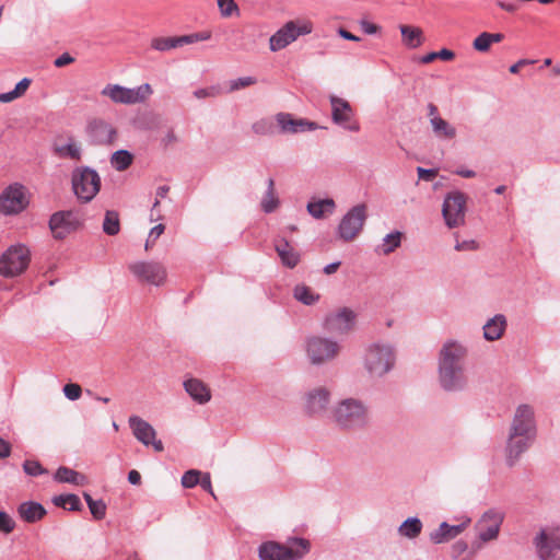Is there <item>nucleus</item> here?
Here are the masks:
<instances>
[{
	"label": "nucleus",
	"mask_w": 560,
	"mask_h": 560,
	"mask_svg": "<svg viewBox=\"0 0 560 560\" xmlns=\"http://www.w3.org/2000/svg\"><path fill=\"white\" fill-rule=\"evenodd\" d=\"M360 26H361V30L369 35L375 34L380 31V26L377 24H374L366 20H362L360 22Z\"/></svg>",
	"instance_id": "58"
},
{
	"label": "nucleus",
	"mask_w": 560,
	"mask_h": 560,
	"mask_svg": "<svg viewBox=\"0 0 560 560\" xmlns=\"http://www.w3.org/2000/svg\"><path fill=\"white\" fill-rule=\"evenodd\" d=\"M275 249L285 267L294 268L299 264L300 255L284 238L276 243Z\"/></svg>",
	"instance_id": "30"
},
{
	"label": "nucleus",
	"mask_w": 560,
	"mask_h": 560,
	"mask_svg": "<svg viewBox=\"0 0 560 560\" xmlns=\"http://www.w3.org/2000/svg\"><path fill=\"white\" fill-rule=\"evenodd\" d=\"M92 515L96 518V520H102L104 518L105 516V512H106V505L104 504L103 501H94V502H91V505L89 506Z\"/></svg>",
	"instance_id": "53"
},
{
	"label": "nucleus",
	"mask_w": 560,
	"mask_h": 560,
	"mask_svg": "<svg viewBox=\"0 0 560 560\" xmlns=\"http://www.w3.org/2000/svg\"><path fill=\"white\" fill-rule=\"evenodd\" d=\"M74 61V58H72L68 52L62 54L57 59H55L54 65L57 68L65 67L67 65H70Z\"/></svg>",
	"instance_id": "59"
},
{
	"label": "nucleus",
	"mask_w": 560,
	"mask_h": 560,
	"mask_svg": "<svg viewBox=\"0 0 560 560\" xmlns=\"http://www.w3.org/2000/svg\"><path fill=\"white\" fill-rule=\"evenodd\" d=\"M15 528L14 520L5 512L0 511V532L10 534Z\"/></svg>",
	"instance_id": "47"
},
{
	"label": "nucleus",
	"mask_w": 560,
	"mask_h": 560,
	"mask_svg": "<svg viewBox=\"0 0 560 560\" xmlns=\"http://www.w3.org/2000/svg\"><path fill=\"white\" fill-rule=\"evenodd\" d=\"M439 378L441 386L446 390L462 389L466 385L464 368L439 365Z\"/></svg>",
	"instance_id": "23"
},
{
	"label": "nucleus",
	"mask_w": 560,
	"mask_h": 560,
	"mask_svg": "<svg viewBox=\"0 0 560 560\" xmlns=\"http://www.w3.org/2000/svg\"><path fill=\"white\" fill-rule=\"evenodd\" d=\"M170 191V187L168 186H160L158 189H156V199H155V202L153 203V207L151 209V217L153 218V215H156L158 219L161 218L160 215V212H159V206H160V199H163L167 196Z\"/></svg>",
	"instance_id": "51"
},
{
	"label": "nucleus",
	"mask_w": 560,
	"mask_h": 560,
	"mask_svg": "<svg viewBox=\"0 0 560 560\" xmlns=\"http://www.w3.org/2000/svg\"><path fill=\"white\" fill-rule=\"evenodd\" d=\"M63 394L70 400H77L82 395V388L79 384L68 383L63 386Z\"/></svg>",
	"instance_id": "52"
},
{
	"label": "nucleus",
	"mask_w": 560,
	"mask_h": 560,
	"mask_svg": "<svg viewBox=\"0 0 560 560\" xmlns=\"http://www.w3.org/2000/svg\"><path fill=\"white\" fill-rule=\"evenodd\" d=\"M71 185L79 201L88 203L98 194L101 189V177L98 173L91 167H77L71 175Z\"/></svg>",
	"instance_id": "3"
},
{
	"label": "nucleus",
	"mask_w": 560,
	"mask_h": 560,
	"mask_svg": "<svg viewBox=\"0 0 560 560\" xmlns=\"http://www.w3.org/2000/svg\"><path fill=\"white\" fill-rule=\"evenodd\" d=\"M30 198L31 194L24 185L20 183L9 185L0 194V213L16 215L23 212L30 205Z\"/></svg>",
	"instance_id": "9"
},
{
	"label": "nucleus",
	"mask_w": 560,
	"mask_h": 560,
	"mask_svg": "<svg viewBox=\"0 0 560 560\" xmlns=\"http://www.w3.org/2000/svg\"><path fill=\"white\" fill-rule=\"evenodd\" d=\"M23 469L28 476H39L47 474V470L43 468L42 465L36 460H25L23 464Z\"/></svg>",
	"instance_id": "46"
},
{
	"label": "nucleus",
	"mask_w": 560,
	"mask_h": 560,
	"mask_svg": "<svg viewBox=\"0 0 560 560\" xmlns=\"http://www.w3.org/2000/svg\"><path fill=\"white\" fill-rule=\"evenodd\" d=\"M81 226V218L77 211H59L49 220V228L55 238L63 240Z\"/></svg>",
	"instance_id": "16"
},
{
	"label": "nucleus",
	"mask_w": 560,
	"mask_h": 560,
	"mask_svg": "<svg viewBox=\"0 0 560 560\" xmlns=\"http://www.w3.org/2000/svg\"><path fill=\"white\" fill-rule=\"evenodd\" d=\"M329 100L332 121L347 130L359 131L360 125L353 119V110L349 102L335 95H331Z\"/></svg>",
	"instance_id": "18"
},
{
	"label": "nucleus",
	"mask_w": 560,
	"mask_h": 560,
	"mask_svg": "<svg viewBox=\"0 0 560 560\" xmlns=\"http://www.w3.org/2000/svg\"><path fill=\"white\" fill-rule=\"evenodd\" d=\"M430 125L432 127L433 133L440 139L453 140L456 137V128L442 117L431 119Z\"/></svg>",
	"instance_id": "32"
},
{
	"label": "nucleus",
	"mask_w": 560,
	"mask_h": 560,
	"mask_svg": "<svg viewBox=\"0 0 560 560\" xmlns=\"http://www.w3.org/2000/svg\"><path fill=\"white\" fill-rule=\"evenodd\" d=\"M153 93L149 83L139 85L136 89L125 88L119 84H107L101 91V95L108 97L116 104L133 105L144 103Z\"/></svg>",
	"instance_id": "6"
},
{
	"label": "nucleus",
	"mask_w": 560,
	"mask_h": 560,
	"mask_svg": "<svg viewBox=\"0 0 560 560\" xmlns=\"http://www.w3.org/2000/svg\"><path fill=\"white\" fill-rule=\"evenodd\" d=\"M466 349L457 342H447L440 352L439 365H448L451 368H464Z\"/></svg>",
	"instance_id": "24"
},
{
	"label": "nucleus",
	"mask_w": 560,
	"mask_h": 560,
	"mask_svg": "<svg viewBox=\"0 0 560 560\" xmlns=\"http://www.w3.org/2000/svg\"><path fill=\"white\" fill-rule=\"evenodd\" d=\"M504 515L495 510L485 512L476 523V530L481 542L495 540L500 533Z\"/></svg>",
	"instance_id": "17"
},
{
	"label": "nucleus",
	"mask_w": 560,
	"mask_h": 560,
	"mask_svg": "<svg viewBox=\"0 0 560 560\" xmlns=\"http://www.w3.org/2000/svg\"><path fill=\"white\" fill-rule=\"evenodd\" d=\"M253 130L257 135H270L273 132V125L268 119H260L253 125Z\"/></svg>",
	"instance_id": "49"
},
{
	"label": "nucleus",
	"mask_w": 560,
	"mask_h": 560,
	"mask_svg": "<svg viewBox=\"0 0 560 560\" xmlns=\"http://www.w3.org/2000/svg\"><path fill=\"white\" fill-rule=\"evenodd\" d=\"M201 471L196 469H190L186 471L182 477V486L184 488H194L200 481Z\"/></svg>",
	"instance_id": "44"
},
{
	"label": "nucleus",
	"mask_w": 560,
	"mask_h": 560,
	"mask_svg": "<svg viewBox=\"0 0 560 560\" xmlns=\"http://www.w3.org/2000/svg\"><path fill=\"white\" fill-rule=\"evenodd\" d=\"M506 327V320L503 315H495L483 326V336L489 341H494L503 336Z\"/></svg>",
	"instance_id": "31"
},
{
	"label": "nucleus",
	"mask_w": 560,
	"mask_h": 560,
	"mask_svg": "<svg viewBox=\"0 0 560 560\" xmlns=\"http://www.w3.org/2000/svg\"><path fill=\"white\" fill-rule=\"evenodd\" d=\"M31 253L24 245L10 246L0 256V275L4 278H13L23 273L30 264Z\"/></svg>",
	"instance_id": "7"
},
{
	"label": "nucleus",
	"mask_w": 560,
	"mask_h": 560,
	"mask_svg": "<svg viewBox=\"0 0 560 560\" xmlns=\"http://www.w3.org/2000/svg\"><path fill=\"white\" fill-rule=\"evenodd\" d=\"M417 174L419 179L431 182L438 175V170H427L423 167H417Z\"/></svg>",
	"instance_id": "56"
},
{
	"label": "nucleus",
	"mask_w": 560,
	"mask_h": 560,
	"mask_svg": "<svg viewBox=\"0 0 560 560\" xmlns=\"http://www.w3.org/2000/svg\"><path fill=\"white\" fill-rule=\"evenodd\" d=\"M103 231L107 235H116L120 231L119 214L116 211L108 210L105 213Z\"/></svg>",
	"instance_id": "41"
},
{
	"label": "nucleus",
	"mask_w": 560,
	"mask_h": 560,
	"mask_svg": "<svg viewBox=\"0 0 560 560\" xmlns=\"http://www.w3.org/2000/svg\"><path fill=\"white\" fill-rule=\"evenodd\" d=\"M335 201L332 199H323L310 201L307 205L308 213L315 219H322L326 213H332L335 210Z\"/></svg>",
	"instance_id": "34"
},
{
	"label": "nucleus",
	"mask_w": 560,
	"mask_h": 560,
	"mask_svg": "<svg viewBox=\"0 0 560 560\" xmlns=\"http://www.w3.org/2000/svg\"><path fill=\"white\" fill-rule=\"evenodd\" d=\"M472 46H474V48H475L477 51H481V52H486V51H488V50H489V48H490V46H491V43H490V39H489L488 33H487V32H483V33H481L479 36H477V37L474 39Z\"/></svg>",
	"instance_id": "48"
},
{
	"label": "nucleus",
	"mask_w": 560,
	"mask_h": 560,
	"mask_svg": "<svg viewBox=\"0 0 560 560\" xmlns=\"http://www.w3.org/2000/svg\"><path fill=\"white\" fill-rule=\"evenodd\" d=\"M211 37L210 32H201L178 37H155L151 40V47L159 51H166L184 45H190L197 42L208 40Z\"/></svg>",
	"instance_id": "21"
},
{
	"label": "nucleus",
	"mask_w": 560,
	"mask_h": 560,
	"mask_svg": "<svg viewBox=\"0 0 560 560\" xmlns=\"http://www.w3.org/2000/svg\"><path fill=\"white\" fill-rule=\"evenodd\" d=\"M31 79H22L14 88L13 91L7 93H0V103H10L25 94L31 85Z\"/></svg>",
	"instance_id": "39"
},
{
	"label": "nucleus",
	"mask_w": 560,
	"mask_h": 560,
	"mask_svg": "<svg viewBox=\"0 0 560 560\" xmlns=\"http://www.w3.org/2000/svg\"><path fill=\"white\" fill-rule=\"evenodd\" d=\"M470 523L469 518H466L462 524L459 525H450L446 522H443L438 529L433 530L430 534V539L433 544H443L446 542L456 536H458L460 533L464 532V529L468 526Z\"/></svg>",
	"instance_id": "25"
},
{
	"label": "nucleus",
	"mask_w": 560,
	"mask_h": 560,
	"mask_svg": "<svg viewBox=\"0 0 560 560\" xmlns=\"http://www.w3.org/2000/svg\"><path fill=\"white\" fill-rule=\"evenodd\" d=\"M534 544L541 560H560V528L542 529Z\"/></svg>",
	"instance_id": "14"
},
{
	"label": "nucleus",
	"mask_w": 560,
	"mask_h": 560,
	"mask_svg": "<svg viewBox=\"0 0 560 560\" xmlns=\"http://www.w3.org/2000/svg\"><path fill=\"white\" fill-rule=\"evenodd\" d=\"M18 513L23 521L27 523H35L40 521L47 512L40 503L27 501L19 505Z\"/></svg>",
	"instance_id": "29"
},
{
	"label": "nucleus",
	"mask_w": 560,
	"mask_h": 560,
	"mask_svg": "<svg viewBox=\"0 0 560 560\" xmlns=\"http://www.w3.org/2000/svg\"><path fill=\"white\" fill-rule=\"evenodd\" d=\"M422 529V523L419 518L411 517L406 520L400 526H399V534L407 538H416L420 535Z\"/></svg>",
	"instance_id": "37"
},
{
	"label": "nucleus",
	"mask_w": 560,
	"mask_h": 560,
	"mask_svg": "<svg viewBox=\"0 0 560 560\" xmlns=\"http://www.w3.org/2000/svg\"><path fill=\"white\" fill-rule=\"evenodd\" d=\"M276 121L283 133H298L318 128L315 122L304 118H295L293 115L288 113L277 114Z\"/></svg>",
	"instance_id": "22"
},
{
	"label": "nucleus",
	"mask_w": 560,
	"mask_h": 560,
	"mask_svg": "<svg viewBox=\"0 0 560 560\" xmlns=\"http://www.w3.org/2000/svg\"><path fill=\"white\" fill-rule=\"evenodd\" d=\"M220 94L219 88L211 86L206 89H199L195 91L194 95L197 98L215 97Z\"/></svg>",
	"instance_id": "55"
},
{
	"label": "nucleus",
	"mask_w": 560,
	"mask_h": 560,
	"mask_svg": "<svg viewBox=\"0 0 560 560\" xmlns=\"http://www.w3.org/2000/svg\"><path fill=\"white\" fill-rule=\"evenodd\" d=\"M535 61L534 60H529V59H521L518 60L516 63L512 65L510 67V72L513 73V74H516L520 72L521 68L526 66V65H532L534 63Z\"/></svg>",
	"instance_id": "61"
},
{
	"label": "nucleus",
	"mask_w": 560,
	"mask_h": 560,
	"mask_svg": "<svg viewBox=\"0 0 560 560\" xmlns=\"http://www.w3.org/2000/svg\"><path fill=\"white\" fill-rule=\"evenodd\" d=\"M294 298L305 305H313L319 300V294L315 293L310 287L299 284L294 288Z\"/></svg>",
	"instance_id": "40"
},
{
	"label": "nucleus",
	"mask_w": 560,
	"mask_h": 560,
	"mask_svg": "<svg viewBox=\"0 0 560 560\" xmlns=\"http://www.w3.org/2000/svg\"><path fill=\"white\" fill-rule=\"evenodd\" d=\"M279 203L280 201L276 194L275 180L269 178L267 191L260 202L261 209L266 213H271L279 207Z\"/></svg>",
	"instance_id": "35"
},
{
	"label": "nucleus",
	"mask_w": 560,
	"mask_h": 560,
	"mask_svg": "<svg viewBox=\"0 0 560 560\" xmlns=\"http://www.w3.org/2000/svg\"><path fill=\"white\" fill-rule=\"evenodd\" d=\"M402 234L400 232H394L390 234H387L383 238V244L377 247V252L383 255H389L393 253L396 248L400 246Z\"/></svg>",
	"instance_id": "38"
},
{
	"label": "nucleus",
	"mask_w": 560,
	"mask_h": 560,
	"mask_svg": "<svg viewBox=\"0 0 560 560\" xmlns=\"http://www.w3.org/2000/svg\"><path fill=\"white\" fill-rule=\"evenodd\" d=\"M185 390L198 404H207L211 399V392L207 384L198 378H188L184 382Z\"/></svg>",
	"instance_id": "28"
},
{
	"label": "nucleus",
	"mask_w": 560,
	"mask_h": 560,
	"mask_svg": "<svg viewBox=\"0 0 560 560\" xmlns=\"http://www.w3.org/2000/svg\"><path fill=\"white\" fill-rule=\"evenodd\" d=\"M255 83V79L247 77L235 80L231 84V91L238 90L241 88L249 86Z\"/></svg>",
	"instance_id": "57"
},
{
	"label": "nucleus",
	"mask_w": 560,
	"mask_h": 560,
	"mask_svg": "<svg viewBox=\"0 0 560 560\" xmlns=\"http://www.w3.org/2000/svg\"><path fill=\"white\" fill-rule=\"evenodd\" d=\"M56 506L78 511L81 508L80 499L75 494H62L52 499Z\"/></svg>",
	"instance_id": "42"
},
{
	"label": "nucleus",
	"mask_w": 560,
	"mask_h": 560,
	"mask_svg": "<svg viewBox=\"0 0 560 560\" xmlns=\"http://www.w3.org/2000/svg\"><path fill=\"white\" fill-rule=\"evenodd\" d=\"M218 5L221 14L225 18L238 13V7L234 0H218Z\"/></svg>",
	"instance_id": "45"
},
{
	"label": "nucleus",
	"mask_w": 560,
	"mask_h": 560,
	"mask_svg": "<svg viewBox=\"0 0 560 560\" xmlns=\"http://www.w3.org/2000/svg\"><path fill=\"white\" fill-rule=\"evenodd\" d=\"M10 454H11L10 443L0 438V458H5Z\"/></svg>",
	"instance_id": "63"
},
{
	"label": "nucleus",
	"mask_w": 560,
	"mask_h": 560,
	"mask_svg": "<svg viewBox=\"0 0 560 560\" xmlns=\"http://www.w3.org/2000/svg\"><path fill=\"white\" fill-rule=\"evenodd\" d=\"M399 28L402 36V43L406 46L417 48L423 43L421 28L410 25H400Z\"/></svg>",
	"instance_id": "33"
},
{
	"label": "nucleus",
	"mask_w": 560,
	"mask_h": 560,
	"mask_svg": "<svg viewBox=\"0 0 560 560\" xmlns=\"http://www.w3.org/2000/svg\"><path fill=\"white\" fill-rule=\"evenodd\" d=\"M358 314L354 310L348 306H339L329 313L324 318L323 328L330 334L348 335L354 330Z\"/></svg>",
	"instance_id": "10"
},
{
	"label": "nucleus",
	"mask_w": 560,
	"mask_h": 560,
	"mask_svg": "<svg viewBox=\"0 0 560 560\" xmlns=\"http://www.w3.org/2000/svg\"><path fill=\"white\" fill-rule=\"evenodd\" d=\"M128 481L131 485H140L141 483V475L138 470H130L128 474Z\"/></svg>",
	"instance_id": "64"
},
{
	"label": "nucleus",
	"mask_w": 560,
	"mask_h": 560,
	"mask_svg": "<svg viewBox=\"0 0 560 560\" xmlns=\"http://www.w3.org/2000/svg\"><path fill=\"white\" fill-rule=\"evenodd\" d=\"M199 483L206 491H208L210 494L214 495L213 491H212V486H211V478L208 472L201 474Z\"/></svg>",
	"instance_id": "60"
},
{
	"label": "nucleus",
	"mask_w": 560,
	"mask_h": 560,
	"mask_svg": "<svg viewBox=\"0 0 560 560\" xmlns=\"http://www.w3.org/2000/svg\"><path fill=\"white\" fill-rule=\"evenodd\" d=\"M466 196L460 191L450 192L443 203L442 213L448 228H458L465 223Z\"/></svg>",
	"instance_id": "13"
},
{
	"label": "nucleus",
	"mask_w": 560,
	"mask_h": 560,
	"mask_svg": "<svg viewBox=\"0 0 560 560\" xmlns=\"http://www.w3.org/2000/svg\"><path fill=\"white\" fill-rule=\"evenodd\" d=\"M54 152L61 159H70L77 162L82 158L81 144L72 137H69L66 141H56Z\"/></svg>",
	"instance_id": "27"
},
{
	"label": "nucleus",
	"mask_w": 560,
	"mask_h": 560,
	"mask_svg": "<svg viewBox=\"0 0 560 560\" xmlns=\"http://www.w3.org/2000/svg\"><path fill=\"white\" fill-rule=\"evenodd\" d=\"M312 24L308 22L298 24L290 21L270 37V49L272 51L280 50L294 42L300 35L310 34Z\"/></svg>",
	"instance_id": "15"
},
{
	"label": "nucleus",
	"mask_w": 560,
	"mask_h": 560,
	"mask_svg": "<svg viewBox=\"0 0 560 560\" xmlns=\"http://www.w3.org/2000/svg\"><path fill=\"white\" fill-rule=\"evenodd\" d=\"M536 436L534 408L528 404L520 405L514 412L508 440V458L510 464L525 452Z\"/></svg>",
	"instance_id": "1"
},
{
	"label": "nucleus",
	"mask_w": 560,
	"mask_h": 560,
	"mask_svg": "<svg viewBox=\"0 0 560 560\" xmlns=\"http://www.w3.org/2000/svg\"><path fill=\"white\" fill-rule=\"evenodd\" d=\"M342 346L330 338L313 336L307 339L306 353L313 364L320 365L337 359Z\"/></svg>",
	"instance_id": "8"
},
{
	"label": "nucleus",
	"mask_w": 560,
	"mask_h": 560,
	"mask_svg": "<svg viewBox=\"0 0 560 560\" xmlns=\"http://www.w3.org/2000/svg\"><path fill=\"white\" fill-rule=\"evenodd\" d=\"M128 269L142 283L160 287L166 281L167 272L161 262L136 261L129 264Z\"/></svg>",
	"instance_id": "12"
},
{
	"label": "nucleus",
	"mask_w": 560,
	"mask_h": 560,
	"mask_svg": "<svg viewBox=\"0 0 560 560\" xmlns=\"http://www.w3.org/2000/svg\"><path fill=\"white\" fill-rule=\"evenodd\" d=\"M132 159L131 153L120 150L112 155L110 163L117 171H125L131 165Z\"/></svg>",
	"instance_id": "43"
},
{
	"label": "nucleus",
	"mask_w": 560,
	"mask_h": 560,
	"mask_svg": "<svg viewBox=\"0 0 560 560\" xmlns=\"http://www.w3.org/2000/svg\"><path fill=\"white\" fill-rule=\"evenodd\" d=\"M308 550L310 542L303 538L292 540L289 546L268 541L259 547V558L261 560H300Z\"/></svg>",
	"instance_id": "4"
},
{
	"label": "nucleus",
	"mask_w": 560,
	"mask_h": 560,
	"mask_svg": "<svg viewBox=\"0 0 560 560\" xmlns=\"http://www.w3.org/2000/svg\"><path fill=\"white\" fill-rule=\"evenodd\" d=\"M92 137L98 144H112L117 137L116 129L102 119H95L90 124Z\"/></svg>",
	"instance_id": "26"
},
{
	"label": "nucleus",
	"mask_w": 560,
	"mask_h": 560,
	"mask_svg": "<svg viewBox=\"0 0 560 560\" xmlns=\"http://www.w3.org/2000/svg\"><path fill=\"white\" fill-rule=\"evenodd\" d=\"M55 478L59 482H68V483L77 485V486L84 485L86 481V478L84 475H82L71 468H68V467L58 468V470L56 471Z\"/></svg>",
	"instance_id": "36"
},
{
	"label": "nucleus",
	"mask_w": 560,
	"mask_h": 560,
	"mask_svg": "<svg viewBox=\"0 0 560 560\" xmlns=\"http://www.w3.org/2000/svg\"><path fill=\"white\" fill-rule=\"evenodd\" d=\"M330 402V390L318 386L308 390L303 398L304 410L312 416H322Z\"/></svg>",
	"instance_id": "20"
},
{
	"label": "nucleus",
	"mask_w": 560,
	"mask_h": 560,
	"mask_svg": "<svg viewBox=\"0 0 560 560\" xmlns=\"http://www.w3.org/2000/svg\"><path fill=\"white\" fill-rule=\"evenodd\" d=\"M479 247L478 243L475 240H467L462 242H456L455 249L457 252H472L477 250Z\"/></svg>",
	"instance_id": "54"
},
{
	"label": "nucleus",
	"mask_w": 560,
	"mask_h": 560,
	"mask_svg": "<svg viewBox=\"0 0 560 560\" xmlns=\"http://www.w3.org/2000/svg\"><path fill=\"white\" fill-rule=\"evenodd\" d=\"M368 207L364 203L357 205L342 218L338 231L339 236L346 241H353L362 231L368 217Z\"/></svg>",
	"instance_id": "11"
},
{
	"label": "nucleus",
	"mask_w": 560,
	"mask_h": 560,
	"mask_svg": "<svg viewBox=\"0 0 560 560\" xmlns=\"http://www.w3.org/2000/svg\"><path fill=\"white\" fill-rule=\"evenodd\" d=\"M332 418L341 428H362L369 423V408L362 400L347 398L334 408Z\"/></svg>",
	"instance_id": "2"
},
{
	"label": "nucleus",
	"mask_w": 560,
	"mask_h": 560,
	"mask_svg": "<svg viewBox=\"0 0 560 560\" xmlns=\"http://www.w3.org/2000/svg\"><path fill=\"white\" fill-rule=\"evenodd\" d=\"M164 230V224H158L151 229L148 240L145 242V250H149L155 244L156 240L163 234Z\"/></svg>",
	"instance_id": "50"
},
{
	"label": "nucleus",
	"mask_w": 560,
	"mask_h": 560,
	"mask_svg": "<svg viewBox=\"0 0 560 560\" xmlns=\"http://www.w3.org/2000/svg\"><path fill=\"white\" fill-rule=\"evenodd\" d=\"M128 422L135 438L139 442L145 446L152 445L155 452H162L164 450L163 443L156 440V431L148 421L138 416H131Z\"/></svg>",
	"instance_id": "19"
},
{
	"label": "nucleus",
	"mask_w": 560,
	"mask_h": 560,
	"mask_svg": "<svg viewBox=\"0 0 560 560\" xmlns=\"http://www.w3.org/2000/svg\"><path fill=\"white\" fill-rule=\"evenodd\" d=\"M438 55V59H441L443 61H451L455 58L454 51L443 48L440 51H435Z\"/></svg>",
	"instance_id": "62"
},
{
	"label": "nucleus",
	"mask_w": 560,
	"mask_h": 560,
	"mask_svg": "<svg viewBox=\"0 0 560 560\" xmlns=\"http://www.w3.org/2000/svg\"><path fill=\"white\" fill-rule=\"evenodd\" d=\"M394 362V350L388 345L373 343L365 350L364 368L371 376H383L390 371Z\"/></svg>",
	"instance_id": "5"
}]
</instances>
